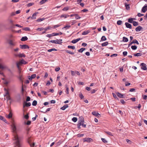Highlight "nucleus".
Listing matches in <instances>:
<instances>
[{"mask_svg":"<svg viewBox=\"0 0 147 147\" xmlns=\"http://www.w3.org/2000/svg\"><path fill=\"white\" fill-rule=\"evenodd\" d=\"M93 141L92 139L90 138H86L83 139L84 142H87L88 143H90V142H92Z\"/></svg>","mask_w":147,"mask_h":147,"instance_id":"f03ea898","label":"nucleus"},{"mask_svg":"<svg viewBox=\"0 0 147 147\" xmlns=\"http://www.w3.org/2000/svg\"><path fill=\"white\" fill-rule=\"evenodd\" d=\"M105 132L108 135H109L111 136H113V135L110 132L107 131H105Z\"/></svg>","mask_w":147,"mask_h":147,"instance_id":"09e8293b","label":"nucleus"},{"mask_svg":"<svg viewBox=\"0 0 147 147\" xmlns=\"http://www.w3.org/2000/svg\"><path fill=\"white\" fill-rule=\"evenodd\" d=\"M131 48L133 50H135L137 49V47L135 45L132 46H131Z\"/></svg>","mask_w":147,"mask_h":147,"instance_id":"de8ad7c7","label":"nucleus"},{"mask_svg":"<svg viewBox=\"0 0 147 147\" xmlns=\"http://www.w3.org/2000/svg\"><path fill=\"white\" fill-rule=\"evenodd\" d=\"M65 87L66 89V91H65V92L66 94H69V88L67 85H65Z\"/></svg>","mask_w":147,"mask_h":147,"instance_id":"c756f323","label":"nucleus"},{"mask_svg":"<svg viewBox=\"0 0 147 147\" xmlns=\"http://www.w3.org/2000/svg\"><path fill=\"white\" fill-rule=\"evenodd\" d=\"M66 51L67 53H69V54H71V55H73V54H74V53L69 51L68 50H66Z\"/></svg>","mask_w":147,"mask_h":147,"instance_id":"603ef678","label":"nucleus"},{"mask_svg":"<svg viewBox=\"0 0 147 147\" xmlns=\"http://www.w3.org/2000/svg\"><path fill=\"white\" fill-rule=\"evenodd\" d=\"M20 48L22 49H28L29 48V47L26 45H20Z\"/></svg>","mask_w":147,"mask_h":147,"instance_id":"0eeeda50","label":"nucleus"},{"mask_svg":"<svg viewBox=\"0 0 147 147\" xmlns=\"http://www.w3.org/2000/svg\"><path fill=\"white\" fill-rule=\"evenodd\" d=\"M37 104V102L36 100H34L32 102V105L33 106H35Z\"/></svg>","mask_w":147,"mask_h":147,"instance_id":"bb28decb","label":"nucleus"},{"mask_svg":"<svg viewBox=\"0 0 147 147\" xmlns=\"http://www.w3.org/2000/svg\"><path fill=\"white\" fill-rule=\"evenodd\" d=\"M116 94L118 96L119 98H124V95L118 92Z\"/></svg>","mask_w":147,"mask_h":147,"instance_id":"4468645a","label":"nucleus"},{"mask_svg":"<svg viewBox=\"0 0 147 147\" xmlns=\"http://www.w3.org/2000/svg\"><path fill=\"white\" fill-rule=\"evenodd\" d=\"M28 39V38L26 36L23 37L21 39V40L22 41H25Z\"/></svg>","mask_w":147,"mask_h":147,"instance_id":"aec40b11","label":"nucleus"},{"mask_svg":"<svg viewBox=\"0 0 147 147\" xmlns=\"http://www.w3.org/2000/svg\"><path fill=\"white\" fill-rule=\"evenodd\" d=\"M122 23V21L121 20H118L117 22V24L118 25H121Z\"/></svg>","mask_w":147,"mask_h":147,"instance_id":"8fccbe9b","label":"nucleus"},{"mask_svg":"<svg viewBox=\"0 0 147 147\" xmlns=\"http://www.w3.org/2000/svg\"><path fill=\"white\" fill-rule=\"evenodd\" d=\"M107 38L105 36H102L101 40L102 41H105L106 40Z\"/></svg>","mask_w":147,"mask_h":147,"instance_id":"ea45409f","label":"nucleus"},{"mask_svg":"<svg viewBox=\"0 0 147 147\" xmlns=\"http://www.w3.org/2000/svg\"><path fill=\"white\" fill-rule=\"evenodd\" d=\"M125 25L126 27L127 28H129V29H131L132 28L131 25L128 23L126 22L125 23Z\"/></svg>","mask_w":147,"mask_h":147,"instance_id":"f8f14e48","label":"nucleus"},{"mask_svg":"<svg viewBox=\"0 0 147 147\" xmlns=\"http://www.w3.org/2000/svg\"><path fill=\"white\" fill-rule=\"evenodd\" d=\"M80 39H81L80 38H78L75 40H73L71 41V42L73 43H76L79 40H80Z\"/></svg>","mask_w":147,"mask_h":147,"instance_id":"f3484780","label":"nucleus"},{"mask_svg":"<svg viewBox=\"0 0 147 147\" xmlns=\"http://www.w3.org/2000/svg\"><path fill=\"white\" fill-rule=\"evenodd\" d=\"M23 30H25V31H30V29L28 27H26L22 29Z\"/></svg>","mask_w":147,"mask_h":147,"instance_id":"79ce46f5","label":"nucleus"},{"mask_svg":"<svg viewBox=\"0 0 147 147\" xmlns=\"http://www.w3.org/2000/svg\"><path fill=\"white\" fill-rule=\"evenodd\" d=\"M36 77V75L35 74H33L31 76V77L32 78V79H33L35 78Z\"/></svg>","mask_w":147,"mask_h":147,"instance_id":"680f3d73","label":"nucleus"},{"mask_svg":"<svg viewBox=\"0 0 147 147\" xmlns=\"http://www.w3.org/2000/svg\"><path fill=\"white\" fill-rule=\"evenodd\" d=\"M28 142L30 144L31 147H34L35 145L34 143H33L32 144H31L29 140H28Z\"/></svg>","mask_w":147,"mask_h":147,"instance_id":"58836bf2","label":"nucleus"},{"mask_svg":"<svg viewBox=\"0 0 147 147\" xmlns=\"http://www.w3.org/2000/svg\"><path fill=\"white\" fill-rule=\"evenodd\" d=\"M52 36H56L57 35H59V33H52Z\"/></svg>","mask_w":147,"mask_h":147,"instance_id":"13d9d810","label":"nucleus"},{"mask_svg":"<svg viewBox=\"0 0 147 147\" xmlns=\"http://www.w3.org/2000/svg\"><path fill=\"white\" fill-rule=\"evenodd\" d=\"M142 54L141 53H138L136 54H134V55L135 56H140L142 55Z\"/></svg>","mask_w":147,"mask_h":147,"instance_id":"2f4dec72","label":"nucleus"},{"mask_svg":"<svg viewBox=\"0 0 147 147\" xmlns=\"http://www.w3.org/2000/svg\"><path fill=\"white\" fill-rule=\"evenodd\" d=\"M47 1V0H42L40 2V4L42 5L45 3Z\"/></svg>","mask_w":147,"mask_h":147,"instance_id":"a19ab883","label":"nucleus"},{"mask_svg":"<svg viewBox=\"0 0 147 147\" xmlns=\"http://www.w3.org/2000/svg\"><path fill=\"white\" fill-rule=\"evenodd\" d=\"M15 57H25V55L23 53H19V54H15L14 55Z\"/></svg>","mask_w":147,"mask_h":147,"instance_id":"423d86ee","label":"nucleus"},{"mask_svg":"<svg viewBox=\"0 0 147 147\" xmlns=\"http://www.w3.org/2000/svg\"><path fill=\"white\" fill-rule=\"evenodd\" d=\"M61 25V24H58L57 25H54L53 27V28H57L59 27Z\"/></svg>","mask_w":147,"mask_h":147,"instance_id":"72a5a7b5","label":"nucleus"},{"mask_svg":"<svg viewBox=\"0 0 147 147\" xmlns=\"http://www.w3.org/2000/svg\"><path fill=\"white\" fill-rule=\"evenodd\" d=\"M72 120L74 122H76L77 121V119L76 117H74L72 119Z\"/></svg>","mask_w":147,"mask_h":147,"instance_id":"c03bdc74","label":"nucleus"},{"mask_svg":"<svg viewBox=\"0 0 147 147\" xmlns=\"http://www.w3.org/2000/svg\"><path fill=\"white\" fill-rule=\"evenodd\" d=\"M5 90L6 91V92L5 94H4V96L5 97L8 95H9V92L8 90H7L5 88Z\"/></svg>","mask_w":147,"mask_h":147,"instance_id":"4be33fe9","label":"nucleus"},{"mask_svg":"<svg viewBox=\"0 0 147 147\" xmlns=\"http://www.w3.org/2000/svg\"><path fill=\"white\" fill-rule=\"evenodd\" d=\"M11 127L12 131L13 133L12 140L15 141L16 147H21L20 142L22 139V137L18 135L17 128L14 123H12L11 125Z\"/></svg>","mask_w":147,"mask_h":147,"instance_id":"f257e3e1","label":"nucleus"},{"mask_svg":"<svg viewBox=\"0 0 147 147\" xmlns=\"http://www.w3.org/2000/svg\"><path fill=\"white\" fill-rule=\"evenodd\" d=\"M12 114L11 112H10L9 114L7 116V117L9 119H10L12 117Z\"/></svg>","mask_w":147,"mask_h":147,"instance_id":"393cba45","label":"nucleus"},{"mask_svg":"<svg viewBox=\"0 0 147 147\" xmlns=\"http://www.w3.org/2000/svg\"><path fill=\"white\" fill-rule=\"evenodd\" d=\"M132 23L134 26H137L138 25V22L136 21H133Z\"/></svg>","mask_w":147,"mask_h":147,"instance_id":"c9c22d12","label":"nucleus"},{"mask_svg":"<svg viewBox=\"0 0 147 147\" xmlns=\"http://www.w3.org/2000/svg\"><path fill=\"white\" fill-rule=\"evenodd\" d=\"M147 6H144L142 8V11L143 13H145L147 10Z\"/></svg>","mask_w":147,"mask_h":147,"instance_id":"9b49d317","label":"nucleus"},{"mask_svg":"<svg viewBox=\"0 0 147 147\" xmlns=\"http://www.w3.org/2000/svg\"><path fill=\"white\" fill-rule=\"evenodd\" d=\"M135 89L134 88H131L130 89L129 91L130 92H135Z\"/></svg>","mask_w":147,"mask_h":147,"instance_id":"774afa93","label":"nucleus"},{"mask_svg":"<svg viewBox=\"0 0 147 147\" xmlns=\"http://www.w3.org/2000/svg\"><path fill=\"white\" fill-rule=\"evenodd\" d=\"M49 42H51L55 44L58 43V42L56 40H51L49 41Z\"/></svg>","mask_w":147,"mask_h":147,"instance_id":"f704fd0d","label":"nucleus"},{"mask_svg":"<svg viewBox=\"0 0 147 147\" xmlns=\"http://www.w3.org/2000/svg\"><path fill=\"white\" fill-rule=\"evenodd\" d=\"M132 42L133 43H136L137 44V45L139 44V43H138V41L136 39L132 41Z\"/></svg>","mask_w":147,"mask_h":147,"instance_id":"4c0bfd02","label":"nucleus"},{"mask_svg":"<svg viewBox=\"0 0 147 147\" xmlns=\"http://www.w3.org/2000/svg\"><path fill=\"white\" fill-rule=\"evenodd\" d=\"M134 20V18H129L128 20V22L130 23H133L134 21L133 20Z\"/></svg>","mask_w":147,"mask_h":147,"instance_id":"5701e85b","label":"nucleus"},{"mask_svg":"<svg viewBox=\"0 0 147 147\" xmlns=\"http://www.w3.org/2000/svg\"><path fill=\"white\" fill-rule=\"evenodd\" d=\"M46 36L49 38H51L53 36L52 34H48L46 35Z\"/></svg>","mask_w":147,"mask_h":147,"instance_id":"338daca9","label":"nucleus"},{"mask_svg":"<svg viewBox=\"0 0 147 147\" xmlns=\"http://www.w3.org/2000/svg\"><path fill=\"white\" fill-rule=\"evenodd\" d=\"M68 48L69 49H75V46H68Z\"/></svg>","mask_w":147,"mask_h":147,"instance_id":"a18cd8bd","label":"nucleus"},{"mask_svg":"<svg viewBox=\"0 0 147 147\" xmlns=\"http://www.w3.org/2000/svg\"><path fill=\"white\" fill-rule=\"evenodd\" d=\"M57 49H56L55 48H53V49H49L48 50V51L49 52H51L53 51H57Z\"/></svg>","mask_w":147,"mask_h":147,"instance_id":"37998d69","label":"nucleus"},{"mask_svg":"<svg viewBox=\"0 0 147 147\" xmlns=\"http://www.w3.org/2000/svg\"><path fill=\"white\" fill-rule=\"evenodd\" d=\"M6 96V98L7 99V100H11V98L9 95H8V96Z\"/></svg>","mask_w":147,"mask_h":147,"instance_id":"4d7b16f0","label":"nucleus"},{"mask_svg":"<svg viewBox=\"0 0 147 147\" xmlns=\"http://www.w3.org/2000/svg\"><path fill=\"white\" fill-rule=\"evenodd\" d=\"M108 44V42H104L102 44V46L103 47L107 46Z\"/></svg>","mask_w":147,"mask_h":147,"instance_id":"c85d7f7f","label":"nucleus"},{"mask_svg":"<svg viewBox=\"0 0 147 147\" xmlns=\"http://www.w3.org/2000/svg\"><path fill=\"white\" fill-rule=\"evenodd\" d=\"M84 122L83 118L81 119L80 121H78V124L80 125H82Z\"/></svg>","mask_w":147,"mask_h":147,"instance_id":"dca6fc26","label":"nucleus"},{"mask_svg":"<svg viewBox=\"0 0 147 147\" xmlns=\"http://www.w3.org/2000/svg\"><path fill=\"white\" fill-rule=\"evenodd\" d=\"M125 6L126 7V8L127 9H129V4H125Z\"/></svg>","mask_w":147,"mask_h":147,"instance_id":"6e6d98bb","label":"nucleus"},{"mask_svg":"<svg viewBox=\"0 0 147 147\" xmlns=\"http://www.w3.org/2000/svg\"><path fill=\"white\" fill-rule=\"evenodd\" d=\"M22 65V63H21L20 60L19 62H18L16 63V65L19 71V73H20L21 72V67H20V65Z\"/></svg>","mask_w":147,"mask_h":147,"instance_id":"7ed1b4c3","label":"nucleus"},{"mask_svg":"<svg viewBox=\"0 0 147 147\" xmlns=\"http://www.w3.org/2000/svg\"><path fill=\"white\" fill-rule=\"evenodd\" d=\"M85 49V48H82L79 50L78 51L80 53H82Z\"/></svg>","mask_w":147,"mask_h":147,"instance_id":"7c9ffc66","label":"nucleus"},{"mask_svg":"<svg viewBox=\"0 0 147 147\" xmlns=\"http://www.w3.org/2000/svg\"><path fill=\"white\" fill-rule=\"evenodd\" d=\"M69 8L68 7H64L63 9L62 10L63 11H67L69 9Z\"/></svg>","mask_w":147,"mask_h":147,"instance_id":"e433bc0d","label":"nucleus"},{"mask_svg":"<svg viewBox=\"0 0 147 147\" xmlns=\"http://www.w3.org/2000/svg\"><path fill=\"white\" fill-rule=\"evenodd\" d=\"M68 106L67 104L65 105L63 107H61V109L62 110H64L68 108Z\"/></svg>","mask_w":147,"mask_h":147,"instance_id":"a211bd4d","label":"nucleus"},{"mask_svg":"<svg viewBox=\"0 0 147 147\" xmlns=\"http://www.w3.org/2000/svg\"><path fill=\"white\" fill-rule=\"evenodd\" d=\"M71 26L69 25H67L63 28L62 29H63L64 28H65L66 29H67L69 28Z\"/></svg>","mask_w":147,"mask_h":147,"instance_id":"49530a36","label":"nucleus"},{"mask_svg":"<svg viewBox=\"0 0 147 147\" xmlns=\"http://www.w3.org/2000/svg\"><path fill=\"white\" fill-rule=\"evenodd\" d=\"M71 74L72 76H74L76 74V72H75L73 71H71Z\"/></svg>","mask_w":147,"mask_h":147,"instance_id":"0e129e2a","label":"nucleus"},{"mask_svg":"<svg viewBox=\"0 0 147 147\" xmlns=\"http://www.w3.org/2000/svg\"><path fill=\"white\" fill-rule=\"evenodd\" d=\"M75 16V18L76 19H79L81 18V17L78 15V14H76Z\"/></svg>","mask_w":147,"mask_h":147,"instance_id":"473e14b6","label":"nucleus"},{"mask_svg":"<svg viewBox=\"0 0 147 147\" xmlns=\"http://www.w3.org/2000/svg\"><path fill=\"white\" fill-rule=\"evenodd\" d=\"M9 22L10 24L13 25V21L11 20H9Z\"/></svg>","mask_w":147,"mask_h":147,"instance_id":"864d4df0","label":"nucleus"},{"mask_svg":"<svg viewBox=\"0 0 147 147\" xmlns=\"http://www.w3.org/2000/svg\"><path fill=\"white\" fill-rule=\"evenodd\" d=\"M21 63H22V64H26L27 63V62L24 61L23 59H22L20 60Z\"/></svg>","mask_w":147,"mask_h":147,"instance_id":"a878e982","label":"nucleus"},{"mask_svg":"<svg viewBox=\"0 0 147 147\" xmlns=\"http://www.w3.org/2000/svg\"><path fill=\"white\" fill-rule=\"evenodd\" d=\"M69 16V15L66 14H64L61 15L60 16L61 18H66Z\"/></svg>","mask_w":147,"mask_h":147,"instance_id":"1a4fd4ad","label":"nucleus"},{"mask_svg":"<svg viewBox=\"0 0 147 147\" xmlns=\"http://www.w3.org/2000/svg\"><path fill=\"white\" fill-rule=\"evenodd\" d=\"M118 55L117 54H114L111 55V57H116Z\"/></svg>","mask_w":147,"mask_h":147,"instance_id":"bf43d9fd","label":"nucleus"},{"mask_svg":"<svg viewBox=\"0 0 147 147\" xmlns=\"http://www.w3.org/2000/svg\"><path fill=\"white\" fill-rule=\"evenodd\" d=\"M24 117L26 119H28L29 118V116L27 114V115H25L24 116Z\"/></svg>","mask_w":147,"mask_h":147,"instance_id":"69168bd1","label":"nucleus"},{"mask_svg":"<svg viewBox=\"0 0 147 147\" xmlns=\"http://www.w3.org/2000/svg\"><path fill=\"white\" fill-rule=\"evenodd\" d=\"M142 28L141 26H138L136 28V32L140 31Z\"/></svg>","mask_w":147,"mask_h":147,"instance_id":"6ab92c4d","label":"nucleus"},{"mask_svg":"<svg viewBox=\"0 0 147 147\" xmlns=\"http://www.w3.org/2000/svg\"><path fill=\"white\" fill-rule=\"evenodd\" d=\"M44 19L43 18H40V19H38L36 21L37 22H41V21H43Z\"/></svg>","mask_w":147,"mask_h":147,"instance_id":"052dcab7","label":"nucleus"},{"mask_svg":"<svg viewBox=\"0 0 147 147\" xmlns=\"http://www.w3.org/2000/svg\"><path fill=\"white\" fill-rule=\"evenodd\" d=\"M8 43L11 46H14L15 45V43L11 40H8Z\"/></svg>","mask_w":147,"mask_h":147,"instance_id":"39448f33","label":"nucleus"},{"mask_svg":"<svg viewBox=\"0 0 147 147\" xmlns=\"http://www.w3.org/2000/svg\"><path fill=\"white\" fill-rule=\"evenodd\" d=\"M38 13V12H36L34 13L31 17V19L32 20L35 19L36 18L37 14Z\"/></svg>","mask_w":147,"mask_h":147,"instance_id":"2eb2a0df","label":"nucleus"},{"mask_svg":"<svg viewBox=\"0 0 147 147\" xmlns=\"http://www.w3.org/2000/svg\"><path fill=\"white\" fill-rule=\"evenodd\" d=\"M141 68L142 69L144 70H146L147 68L146 66V64L144 63H142L141 64Z\"/></svg>","mask_w":147,"mask_h":147,"instance_id":"20e7f679","label":"nucleus"},{"mask_svg":"<svg viewBox=\"0 0 147 147\" xmlns=\"http://www.w3.org/2000/svg\"><path fill=\"white\" fill-rule=\"evenodd\" d=\"M123 41L124 42H127L128 41V39L127 38L125 37H123Z\"/></svg>","mask_w":147,"mask_h":147,"instance_id":"b1692460","label":"nucleus"},{"mask_svg":"<svg viewBox=\"0 0 147 147\" xmlns=\"http://www.w3.org/2000/svg\"><path fill=\"white\" fill-rule=\"evenodd\" d=\"M92 114L95 116L98 117H100V115L96 111H93L92 112Z\"/></svg>","mask_w":147,"mask_h":147,"instance_id":"6e6552de","label":"nucleus"},{"mask_svg":"<svg viewBox=\"0 0 147 147\" xmlns=\"http://www.w3.org/2000/svg\"><path fill=\"white\" fill-rule=\"evenodd\" d=\"M33 4H34L33 3H28L27 5V6L28 7H30V6H31Z\"/></svg>","mask_w":147,"mask_h":147,"instance_id":"e2e57ef3","label":"nucleus"},{"mask_svg":"<svg viewBox=\"0 0 147 147\" xmlns=\"http://www.w3.org/2000/svg\"><path fill=\"white\" fill-rule=\"evenodd\" d=\"M0 119L2 120H3L5 123H7V121L6 119L3 116L0 115Z\"/></svg>","mask_w":147,"mask_h":147,"instance_id":"412c9836","label":"nucleus"},{"mask_svg":"<svg viewBox=\"0 0 147 147\" xmlns=\"http://www.w3.org/2000/svg\"><path fill=\"white\" fill-rule=\"evenodd\" d=\"M58 42V43H56L57 44H60V45H61V43H62V39H59V40H56Z\"/></svg>","mask_w":147,"mask_h":147,"instance_id":"cd10ccee","label":"nucleus"},{"mask_svg":"<svg viewBox=\"0 0 147 147\" xmlns=\"http://www.w3.org/2000/svg\"><path fill=\"white\" fill-rule=\"evenodd\" d=\"M31 105V103L30 102H25L23 105V107L24 108L25 107H28Z\"/></svg>","mask_w":147,"mask_h":147,"instance_id":"9d476101","label":"nucleus"},{"mask_svg":"<svg viewBox=\"0 0 147 147\" xmlns=\"http://www.w3.org/2000/svg\"><path fill=\"white\" fill-rule=\"evenodd\" d=\"M101 140L102 141V142L105 143H106L107 142V141L106 140V139L105 138H102Z\"/></svg>","mask_w":147,"mask_h":147,"instance_id":"5fc2aeb1","label":"nucleus"},{"mask_svg":"<svg viewBox=\"0 0 147 147\" xmlns=\"http://www.w3.org/2000/svg\"><path fill=\"white\" fill-rule=\"evenodd\" d=\"M36 30L38 31H40L44 30V28H37L36 29Z\"/></svg>","mask_w":147,"mask_h":147,"instance_id":"3c124183","label":"nucleus"},{"mask_svg":"<svg viewBox=\"0 0 147 147\" xmlns=\"http://www.w3.org/2000/svg\"><path fill=\"white\" fill-rule=\"evenodd\" d=\"M90 32V31L89 30H85L82 33V34L83 35H86L89 33Z\"/></svg>","mask_w":147,"mask_h":147,"instance_id":"ddd939ff","label":"nucleus"}]
</instances>
